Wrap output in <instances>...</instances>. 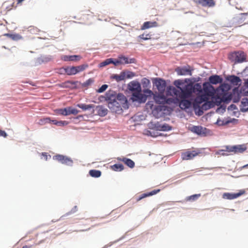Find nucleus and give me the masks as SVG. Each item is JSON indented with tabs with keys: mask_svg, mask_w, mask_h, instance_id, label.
<instances>
[{
	"mask_svg": "<svg viewBox=\"0 0 248 248\" xmlns=\"http://www.w3.org/2000/svg\"><path fill=\"white\" fill-rule=\"evenodd\" d=\"M188 80V79L176 80L173 84L177 89L170 87L168 89V92L177 98V102L182 109L188 108L193 105L191 101L187 99L191 97L193 93L202 92V86L199 83L186 84Z\"/></svg>",
	"mask_w": 248,
	"mask_h": 248,
	"instance_id": "obj_1",
	"label": "nucleus"
},
{
	"mask_svg": "<svg viewBox=\"0 0 248 248\" xmlns=\"http://www.w3.org/2000/svg\"><path fill=\"white\" fill-rule=\"evenodd\" d=\"M106 96L108 107L112 112L121 113L123 111V108H128L127 100L122 93L117 94L114 92L109 91Z\"/></svg>",
	"mask_w": 248,
	"mask_h": 248,
	"instance_id": "obj_2",
	"label": "nucleus"
},
{
	"mask_svg": "<svg viewBox=\"0 0 248 248\" xmlns=\"http://www.w3.org/2000/svg\"><path fill=\"white\" fill-rule=\"evenodd\" d=\"M128 89L132 93V99L133 101L139 103H144L146 101L147 96L141 93V88L140 83L137 81H132L128 84Z\"/></svg>",
	"mask_w": 248,
	"mask_h": 248,
	"instance_id": "obj_3",
	"label": "nucleus"
},
{
	"mask_svg": "<svg viewBox=\"0 0 248 248\" xmlns=\"http://www.w3.org/2000/svg\"><path fill=\"white\" fill-rule=\"evenodd\" d=\"M229 59L235 63L242 62L246 60V56L243 51H235L229 54Z\"/></svg>",
	"mask_w": 248,
	"mask_h": 248,
	"instance_id": "obj_4",
	"label": "nucleus"
},
{
	"mask_svg": "<svg viewBox=\"0 0 248 248\" xmlns=\"http://www.w3.org/2000/svg\"><path fill=\"white\" fill-rule=\"evenodd\" d=\"M208 97L205 94H203L199 96H197L195 99L193 103V107L195 111L199 109L201 107L202 104L208 100Z\"/></svg>",
	"mask_w": 248,
	"mask_h": 248,
	"instance_id": "obj_5",
	"label": "nucleus"
},
{
	"mask_svg": "<svg viewBox=\"0 0 248 248\" xmlns=\"http://www.w3.org/2000/svg\"><path fill=\"white\" fill-rule=\"evenodd\" d=\"M228 152H232L234 154L242 153L245 151L247 148L245 145H237L234 146H226Z\"/></svg>",
	"mask_w": 248,
	"mask_h": 248,
	"instance_id": "obj_6",
	"label": "nucleus"
},
{
	"mask_svg": "<svg viewBox=\"0 0 248 248\" xmlns=\"http://www.w3.org/2000/svg\"><path fill=\"white\" fill-rule=\"evenodd\" d=\"M53 159L56 160L62 164H65L68 166H72L73 164V160L66 156L62 155H57L53 156Z\"/></svg>",
	"mask_w": 248,
	"mask_h": 248,
	"instance_id": "obj_7",
	"label": "nucleus"
},
{
	"mask_svg": "<svg viewBox=\"0 0 248 248\" xmlns=\"http://www.w3.org/2000/svg\"><path fill=\"white\" fill-rule=\"evenodd\" d=\"M245 193L244 190H240L239 192L236 193L226 192L223 194L222 198L224 199L233 200L238 198L245 194Z\"/></svg>",
	"mask_w": 248,
	"mask_h": 248,
	"instance_id": "obj_8",
	"label": "nucleus"
},
{
	"mask_svg": "<svg viewBox=\"0 0 248 248\" xmlns=\"http://www.w3.org/2000/svg\"><path fill=\"white\" fill-rule=\"evenodd\" d=\"M175 71L178 75L185 76L192 75L191 70L189 66L184 67H178L175 69Z\"/></svg>",
	"mask_w": 248,
	"mask_h": 248,
	"instance_id": "obj_9",
	"label": "nucleus"
},
{
	"mask_svg": "<svg viewBox=\"0 0 248 248\" xmlns=\"http://www.w3.org/2000/svg\"><path fill=\"white\" fill-rule=\"evenodd\" d=\"M248 15L247 13H241V16L235 17L233 19V26L235 27H240L244 24V22L246 20V16Z\"/></svg>",
	"mask_w": 248,
	"mask_h": 248,
	"instance_id": "obj_10",
	"label": "nucleus"
},
{
	"mask_svg": "<svg viewBox=\"0 0 248 248\" xmlns=\"http://www.w3.org/2000/svg\"><path fill=\"white\" fill-rule=\"evenodd\" d=\"M214 107V104L212 102L205 101L203 104L201 105L200 108L198 109V115H202L203 113V110H206Z\"/></svg>",
	"mask_w": 248,
	"mask_h": 248,
	"instance_id": "obj_11",
	"label": "nucleus"
},
{
	"mask_svg": "<svg viewBox=\"0 0 248 248\" xmlns=\"http://www.w3.org/2000/svg\"><path fill=\"white\" fill-rule=\"evenodd\" d=\"M200 154V152H198L196 151H186L185 153H183L182 154V158L183 160H190L193 159L194 157L197 156Z\"/></svg>",
	"mask_w": 248,
	"mask_h": 248,
	"instance_id": "obj_12",
	"label": "nucleus"
},
{
	"mask_svg": "<svg viewBox=\"0 0 248 248\" xmlns=\"http://www.w3.org/2000/svg\"><path fill=\"white\" fill-rule=\"evenodd\" d=\"M226 79L234 86L240 85L241 83V79L234 75L228 76L226 78Z\"/></svg>",
	"mask_w": 248,
	"mask_h": 248,
	"instance_id": "obj_13",
	"label": "nucleus"
},
{
	"mask_svg": "<svg viewBox=\"0 0 248 248\" xmlns=\"http://www.w3.org/2000/svg\"><path fill=\"white\" fill-rule=\"evenodd\" d=\"M155 84L156 88L160 93H163L165 90L166 84L165 80L159 78L155 80Z\"/></svg>",
	"mask_w": 248,
	"mask_h": 248,
	"instance_id": "obj_14",
	"label": "nucleus"
},
{
	"mask_svg": "<svg viewBox=\"0 0 248 248\" xmlns=\"http://www.w3.org/2000/svg\"><path fill=\"white\" fill-rule=\"evenodd\" d=\"M62 60L64 61H79L81 57L80 55H63L62 56Z\"/></svg>",
	"mask_w": 248,
	"mask_h": 248,
	"instance_id": "obj_15",
	"label": "nucleus"
},
{
	"mask_svg": "<svg viewBox=\"0 0 248 248\" xmlns=\"http://www.w3.org/2000/svg\"><path fill=\"white\" fill-rule=\"evenodd\" d=\"M117 160L124 162L126 165L130 168H133L135 166L134 162L131 159L126 157H117Z\"/></svg>",
	"mask_w": 248,
	"mask_h": 248,
	"instance_id": "obj_16",
	"label": "nucleus"
},
{
	"mask_svg": "<svg viewBox=\"0 0 248 248\" xmlns=\"http://www.w3.org/2000/svg\"><path fill=\"white\" fill-rule=\"evenodd\" d=\"M197 2L203 7H211L215 5L214 0H198Z\"/></svg>",
	"mask_w": 248,
	"mask_h": 248,
	"instance_id": "obj_17",
	"label": "nucleus"
},
{
	"mask_svg": "<svg viewBox=\"0 0 248 248\" xmlns=\"http://www.w3.org/2000/svg\"><path fill=\"white\" fill-rule=\"evenodd\" d=\"M209 81L210 83L212 84H217L218 83H221L223 81V79L218 75H213L209 77Z\"/></svg>",
	"mask_w": 248,
	"mask_h": 248,
	"instance_id": "obj_18",
	"label": "nucleus"
},
{
	"mask_svg": "<svg viewBox=\"0 0 248 248\" xmlns=\"http://www.w3.org/2000/svg\"><path fill=\"white\" fill-rule=\"evenodd\" d=\"M160 189H155L150 192L143 193V194H141L140 196L137 198V202H139L144 198L155 195V194H157V193H158L160 191Z\"/></svg>",
	"mask_w": 248,
	"mask_h": 248,
	"instance_id": "obj_19",
	"label": "nucleus"
},
{
	"mask_svg": "<svg viewBox=\"0 0 248 248\" xmlns=\"http://www.w3.org/2000/svg\"><path fill=\"white\" fill-rule=\"evenodd\" d=\"M157 26L158 23L156 21H147L143 23V24L141 27V30H144L152 27H156Z\"/></svg>",
	"mask_w": 248,
	"mask_h": 248,
	"instance_id": "obj_20",
	"label": "nucleus"
},
{
	"mask_svg": "<svg viewBox=\"0 0 248 248\" xmlns=\"http://www.w3.org/2000/svg\"><path fill=\"white\" fill-rule=\"evenodd\" d=\"M61 71H64L68 75H74L77 74L75 66L67 67L61 69Z\"/></svg>",
	"mask_w": 248,
	"mask_h": 248,
	"instance_id": "obj_21",
	"label": "nucleus"
},
{
	"mask_svg": "<svg viewBox=\"0 0 248 248\" xmlns=\"http://www.w3.org/2000/svg\"><path fill=\"white\" fill-rule=\"evenodd\" d=\"M120 59L122 62V64L129 63H133L136 62V60L134 58L128 59L127 57L121 55L119 56Z\"/></svg>",
	"mask_w": 248,
	"mask_h": 248,
	"instance_id": "obj_22",
	"label": "nucleus"
},
{
	"mask_svg": "<svg viewBox=\"0 0 248 248\" xmlns=\"http://www.w3.org/2000/svg\"><path fill=\"white\" fill-rule=\"evenodd\" d=\"M155 101L159 104H165L166 102V97L163 95H158L155 97Z\"/></svg>",
	"mask_w": 248,
	"mask_h": 248,
	"instance_id": "obj_23",
	"label": "nucleus"
},
{
	"mask_svg": "<svg viewBox=\"0 0 248 248\" xmlns=\"http://www.w3.org/2000/svg\"><path fill=\"white\" fill-rule=\"evenodd\" d=\"M155 127L157 129V130L159 131H170L171 129V126H170L169 125L167 124H165L163 125L161 124H157L155 125Z\"/></svg>",
	"mask_w": 248,
	"mask_h": 248,
	"instance_id": "obj_24",
	"label": "nucleus"
},
{
	"mask_svg": "<svg viewBox=\"0 0 248 248\" xmlns=\"http://www.w3.org/2000/svg\"><path fill=\"white\" fill-rule=\"evenodd\" d=\"M113 78L118 82L124 80L125 79V72H121L120 75H114Z\"/></svg>",
	"mask_w": 248,
	"mask_h": 248,
	"instance_id": "obj_25",
	"label": "nucleus"
},
{
	"mask_svg": "<svg viewBox=\"0 0 248 248\" xmlns=\"http://www.w3.org/2000/svg\"><path fill=\"white\" fill-rule=\"evenodd\" d=\"M77 107L81 108L83 110H86L91 108H93L94 105L93 104L86 105L85 104H78L77 105Z\"/></svg>",
	"mask_w": 248,
	"mask_h": 248,
	"instance_id": "obj_26",
	"label": "nucleus"
},
{
	"mask_svg": "<svg viewBox=\"0 0 248 248\" xmlns=\"http://www.w3.org/2000/svg\"><path fill=\"white\" fill-rule=\"evenodd\" d=\"M97 112L100 116H105L108 113V110L102 106H98L97 107Z\"/></svg>",
	"mask_w": 248,
	"mask_h": 248,
	"instance_id": "obj_27",
	"label": "nucleus"
},
{
	"mask_svg": "<svg viewBox=\"0 0 248 248\" xmlns=\"http://www.w3.org/2000/svg\"><path fill=\"white\" fill-rule=\"evenodd\" d=\"M89 174L93 177L98 178L101 175V171L96 170H91L89 171Z\"/></svg>",
	"mask_w": 248,
	"mask_h": 248,
	"instance_id": "obj_28",
	"label": "nucleus"
},
{
	"mask_svg": "<svg viewBox=\"0 0 248 248\" xmlns=\"http://www.w3.org/2000/svg\"><path fill=\"white\" fill-rule=\"evenodd\" d=\"M111 168L114 171H122L124 169V166L121 164H115L111 166Z\"/></svg>",
	"mask_w": 248,
	"mask_h": 248,
	"instance_id": "obj_29",
	"label": "nucleus"
},
{
	"mask_svg": "<svg viewBox=\"0 0 248 248\" xmlns=\"http://www.w3.org/2000/svg\"><path fill=\"white\" fill-rule=\"evenodd\" d=\"M68 107L64 108H61L57 109L56 112L59 114L64 115V116H67L69 115V112H68Z\"/></svg>",
	"mask_w": 248,
	"mask_h": 248,
	"instance_id": "obj_30",
	"label": "nucleus"
},
{
	"mask_svg": "<svg viewBox=\"0 0 248 248\" xmlns=\"http://www.w3.org/2000/svg\"><path fill=\"white\" fill-rule=\"evenodd\" d=\"M192 131L199 135L202 134L203 133V129L202 126H194L193 127Z\"/></svg>",
	"mask_w": 248,
	"mask_h": 248,
	"instance_id": "obj_31",
	"label": "nucleus"
},
{
	"mask_svg": "<svg viewBox=\"0 0 248 248\" xmlns=\"http://www.w3.org/2000/svg\"><path fill=\"white\" fill-rule=\"evenodd\" d=\"M75 67L77 74L78 73H79L85 70L86 68L88 67V65L87 64H83L80 65L75 66Z\"/></svg>",
	"mask_w": 248,
	"mask_h": 248,
	"instance_id": "obj_32",
	"label": "nucleus"
},
{
	"mask_svg": "<svg viewBox=\"0 0 248 248\" xmlns=\"http://www.w3.org/2000/svg\"><path fill=\"white\" fill-rule=\"evenodd\" d=\"M201 196L200 194H194L190 196L187 197L186 199V201L194 202L197 200Z\"/></svg>",
	"mask_w": 248,
	"mask_h": 248,
	"instance_id": "obj_33",
	"label": "nucleus"
},
{
	"mask_svg": "<svg viewBox=\"0 0 248 248\" xmlns=\"http://www.w3.org/2000/svg\"><path fill=\"white\" fill-rule=\"evenodd\" d=\"M113 62L112 58H109L105 60L104 61L102 62L99 64L100 67H103L106 65H108Z\"/></svg>",
	"mask_w": 248,
	"mask_h": 248,
	"instance_id": "obj_34",
	"label": "nucleus"
},
{
	"mask_svg": "<svg viewBox=\"0 0 248 248\" xmlns=\"http://www.w3.org/2000/svg\"><path fill=\"white\" fill-rule=\"evenodd\" d=\"M94 79L92 78H90L87 80L86 81L83 82L82 84V86L83 87H88L90 85H91L92 84H93L94 82Z\"/></svg>",
	"mask_w": 248,
	"mask_h": 248,
	"instance_id": "obj_35",
	"label": "nucleus"
},
{
	"mask_svg": "<svg viewBox=\"0 0 248 248\" xmlns=\"http://www.w3.org/2000/svg\"><path fill=\"white\" fill-rule=\"evenodd\" d=\"M151 35L150 33L144 34L143 33L139 36V38L142 39L144 40H147L151 38Z\"/></svg>",
	"mask_w": 248,
	"mask_h": 248,
	"instance_id": "obj_36",
	"label": "nucleus"
},
{
	"mask_svg": "<svg viewBox=\"0 0 248 248\" xmlns=\"http://www.w3.org/2000/svg\"><path fill=\"white\" fill-rule=\"evenodd\" d=\"M68 110L69 115L71 114L76 115L79 112V111L78 109L72 107H68Z\"/></svg>",
	"mask_w": 248,
	"mask_h": 248,
	"instance_id": "obj_37",
	"label": "nucleus"
},
{
	"mask_svg": "<svg viewBox=\"0 0 248 248\" xmlns=\"http://www.w3.org/2000/svg\"><path fill=\"white\" fill-rule=\"evenodd\" d=\"M172 103H173V104L177 103L176 97L175 99H174L173 98H166V102H165V104H168L170 105Z\"/></svg>",
	"mask_w": 248,
	"mask_h": 248,
	"instance_id": "obj_38",
	"label": "nucleus"
},
{
	"mask_svg": "<svg viewBox=\"0 0 248 248\" xmlns=\"http://www.w3.org/2000/svg\"><path fill=\"white\" fill-rule=\"evenodd\" d=\"M226 152H228V151L227 150V149L225 148V149L220 150L217 151L216 153V155H223V156H227V155H228L229 154L226 153Z\"/></svg>",
	"mask_w": 248,
	"mask_h": 248,
	"instance_id": "obj_39",
	"label": "nucleus"
},
{
	"mask_svg": "<svg viewBox=\"0 0 248 248\" xmlns=\"http://www.w3.org/2000/svg\"><path fill=\"white\" fill-rule=\"evenodd\" d=\"M41 121L43 122H44L45 123H52V124H54L55 125H57V123H58L57 121H56V120H51L49 118H44L43 120H41Z\"/></svg>",
	"mask_w": 248,
	"mask_h": 248,
	"instance_id": "obj_40",
	"label": "nucleus"
},
{
	"mask_svg": "<svg viewBox=\"0 0 248 248\" xmlns=\"http://www.w3.org/2000/svg\"><path fill=\"white\" fill-rule=\"evenodd\" d=\"M135 76L134 72L127 71L125 72V78H130Z\"/></svg>",
	"mask_w": 248,
	"mask_h": 248,
	"instance_id": "obj_41",
	"label": "nucleus"
},
{
	"mask_svg": "<svg viewBox=\"0 0 248 248\" xmlns=\"http://www.w3.org/2000/svg\"><path fill=\"white\" fill-rule=\"evenodd\" d=\"M108 87V86L107 84H104L97 90V92L99 93H103L107 89Z\"/></svg>",
	"mask_w": 248,
	"mask_h": 248,
	"instance_id": "obj_42",
	"label": "nucleus"
},
{
	"mask_svg": "<svg viewBox=\"0 0 248 248\" xmlns=\"http://www.w3.org/2000/svg\"><path fill=\"white\" fill-rule=\"evenodd\" d=\"M219 89L221 90L223 92H224L225 90L227 91L229 89V86L226 84H221L219 86Z\"/></svg>",
	"mask_w": 248,
	"mask_h": 248,
	"instance_id": "obj_43",
	"label": "nucleus"
},
{
	"mask_svg": "<svg viewBox=\"0 0 248 248\" xmlns=\"http://www.w3.org/2000/svg\"><path fill=\"white\" fill-rule=\"evenodd\" d=\"M11 38L14 40H17L21 38V36L17 34H7Z\"/></svg>",
	"mask_w": 248,
	"mask_h": 248,
	"instance_id": "obj_44",
	"label": "nucleus"
},
{
	"mask_svg": "<svg viewBox=\"0 0 248 248\" xmlns=\"http://www.w3.org/2000/svg\"><path fill=\"white\" fill-rule=\"evenodd\" d=\"M122 62L121 61L119 56L117 59L115 60L114 61L113 60V62L112 63H113L115 66H117L119 64H122Z\"/></svg>",
	"mask_w": 248,
	"mask_h": 248,
	"instance_id": "obj_45",
	"label": "nucleus"
},
{
	"mask_svg": "<svg viewBox=\"0 0 248 248\" xmlns=\"http://www.w3.org/2000/svg\"><path fill=\"white\" fill-rule=\"evenodd\" d=\"M57 124V125L63 126V125L68 124V122L65 121H58V123Z\"/></svg>",
	"mask_w": 248,
	"mask_h": 248,
	"instance_id": "obj_46",
	"label": "nucleus"
},
{
	"mask_svg": "<svg viewBox=\"0 0 248 248\" xmlns=\"http://www.w3.org/2000/svg\"><path fill=\"white\" fill-rule=\"evenodd\" d=\"M231 95H228L227 97L225 96V95L223 96L221 100L224 102H228V101H230L231 100Z\"/></svg>",
	"mask_w": 248,
	"mask_h": 248,
	"instance_id": "obj_47",
	"label": "nucleus"
},
{
	"mask_svg": "<svg viewBox=\"0 0 248 248\" xmlns=\"http://www.w3.org/2000/svg\"><path fill=\"white\" fill-rule=\"evenodd\" d=\"M7 136L6 133L3 130H0V136L3 137H6Z\"/></svg>",
	"mask_w": 248,
	"mask_h": 248,
	"instance_id": "obj_48",
	"label": "nucleus"
},
{
	"mask_svg": "<svg viewBox=\"0 0 248 248\" xmlns=\"http://www.w3.org/2000/svg\"><path fill=\"white\" fill-rule=\"evenodd\" d=\"M144 93H146L147 94V95H150L151 94L153 93L151 91V90H144L143 91Z\"/></svg>",
	"mask_w": 248,
	"mask_h": 248,
	"instance_id": "obj_49",
	"label": "nucleus"
},
{
	"mask_svg": "<svg viewBox=\"0 0 248 248\" xmlns=\"http://www.w3.org/2000/svg\"><path fill=\"white\" fill-rule=\"evenodd\" d=\"M42 155L44 156L45 159L46 160H47V156H48V155H47V154L46 153H43L42 154Z\"/></svg>",
	"mask_w": 248,
	"mask_h": 248,
	"instance_id": "obj_50",
	"label": "nucleus"
},
{
	"mask_svg": "<svg viewBox=\"0 0 248 248\" xmlns=\"http://www.w3.org/2000/svg\"><path fill=\"white\" fill-rule=\"evenodd\" d=\"M2 8L4 9H7L8 7L6 6V3L5 2L3 3L2 5Z\"/></svg>",
	"mask_w": 248,
	"mask_h": 248,
	"instance_id": "obj_51",
	"label": "nucleus"
},
{
	"mask_svg": "<svg viewBox=\"0 0 248 248\" xmlns=\"http://www.w3.org/2000/svg\"><path fill=\"white\" fill-rule=\"evenodd\" d=\"M248 167V164H246L245 165H244L242 167V168L243 169H245V168H247Z\"/></svg>",
	"mask_w": 248,
	"mask_h": 248,
	"instance_id": "obj_52",
	"label": "nucleus"
},
{
	"mask_svg": "<svg viewBox=\"0 0 248 248\" xmlns=\"http://www.w3.org/2000/svg\"><path fill=\"white\" fill-rule=\"evenodd\" d=\"M205 85H206V84H203V86H204V90L205 91V92H206V90H207V87H205Z\"/></svg>",
	"mask_w": 248,
	"mask_h": 248,
	"instance_id": "obj_53",
	"label": "nucleus"
},
{
	"mask_svg": "<svg viewBox=\"0 0 248 248\" xmlns=\"http://www.w3.org/2000/svg\"><path fill=\"white\" fill-rule=\"evenodd\" d=\"M30 248V247H29V246H27V245L24 246L22 247V248Z\"/></svg>",
	"mask_w": 248,
	"mask_h": 248,
	"instance_id": "obj_54",
	"label": "nucleus"
},
{
	"mask_svg": "<svg viewBox=\"0 0 248 248\" xmlns=\"http://www.w3.org/2000/svg\"><path fill=\"white\" fill-rule=\"evenodd\" d=\"M144 79H145V80H147V82H148V83H149V82H150V81H149V80L148 79H147L146 78H144Z\"/></svg>",
	"mask_w": 248,
	"mask_h": 248,
	"instance_id": "obj_55",
	"label": "nucleus"
},
{
	"mask_svg": "<svg viewBox=\"0 0 248 248\" xmlns=\"http://www.w3.org/2000/svg\"><path fill=\"white\" fill-rule=\"evenodd\" d=\"M238 100H239V99H237V100H234V102H236L238 101Z\"/></svg>",
	"mask_w": 248,
	"mask_h": 248,
	"instance_id": "obj_56",
	"label": "nucleus"
},
{
	"mask_svg": "<svg viewBox=\"0 0 248 248\" xmlns=\"http://www.w3.org/2000/svg\"><path fill=\"white\" fill-rule=\"evenodd\" d=\"M245 102L244 101V99L243 100V101H242V103L243 104V103H245Z\"/></svg>",
	"mask_w": 248,
	"mask_h": 248,
	"instance_id": "obj_57",
	"label": "nucleus"
},
{
	"mask_svg": "<svg viewBox=\"0 0 248 248\" xmlns=\"http://www.w3.org/2000/svg\"><path fill=\"white\" fill-rule=\"evenodd\" d=\"M79 117H82V116H81V115H79V116H78V118H79Z\"/></svg>",
	"mask_w": 248,
	"mask_h": 248,
	"instance_id": "obj_58",
	"label": "nucleus"
},
{
	"mask_svg": "<svg viewBox=\"0 0 248 248\" xmlns=\"http://www.w3.org/2000/svg\"><path fill=\"white\" fill-rule=\"evenodd\" d=\"M10 9H11V8H9V9H7V11H9Z\"/></svg>",
	"mask_w": 248,
	"mask_h": 248,
	"instance_id": "obj_59",
	"label": "nucleus"
},
{
	"mask_svg": "<svg viewBox=\"0 0 248 248\" xmlns=\"http://www.w3.org/2000/svg\"><path fill=\"white\" fill-rule=\"evenodd\" d=\"M247 84H248V80H247Z\"/></svg>",
	"mask_w": 248,
	"mask_h": 248,
	"instance_id": "obj_60",
	"label": "nucleus"
},
{
	"mask_svg": "<svg viewBox=\"0 0 248 248\" xmlns=\"http://www.w3.org/2000/svg\"><path fill=\"white\" fill-rule=\"evenodd\" d=\"M210 87L213 88V87L212 86H211V85L210 86Z\"/></svg>",
	"mask_w": 248,
	"mask_h": 248,
	"instance_id": "obj_61",
	"label": "nucleus"
}]
</instances>
